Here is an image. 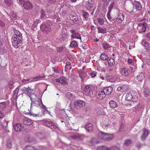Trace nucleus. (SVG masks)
I'll return each instance as SVG.
<instances>
[{"label": "nucleus", "mask_w": 150, "mask_h": 150, "mask_svg": "<svg viewBox=\"0 0 150 150\" xmlns=\"http://www.w3.org/2000/svg\"><path fill=\"white\" fill-rule=\"evenodd\" d=\"M149 134V131L145 128H144L143 133L141 137V140L143 141L145 140Z\"/></svg>", "instance_id": "obj_16"}, {"label": "nucleus", "mask_w": 150, "mask_h": 150, "mask_svg": "<svg viewBox=\"0 0 150 150\" xmlns=\"http://www.w3.org/2000/svg\"><path fill=\"white\" fill-rule=\"evenodd\" d=\"M102 47L105 50H109L111 46L106 42H104L102 44Z\"/></svg>", "instance_id": "obj_30"}, {"label": "nucleus", "mask_w": 150, "mask_h": 150, "mask_svg": "<svg viewBox=\"0 0 150 150\" xmlns=\"http://www.w3.org/2000/svg\"><path fill=\"white\" fill-rule=\"evenodd\" d=\"M87 6L86 7L88 9H90L94 6V3L93 0H88L87 2Z\"/></svg>", "instance_id": "obj_15"}, {"label": "nucleus", "mask_w": 150, "mask_h": 150, "mask_svg": "<svg viewBox=\"0 0 150 150\" xmlns=\"http://www.w3.org/2000/svg\"><path fill=\"white\" fill-rule=\"evenodd\" d=\"M149 89L147 87H145L143 91V93L145 97H147L149 93Z\"/></svg>", "instance_id": "obj_28"}, {"label": "nucleus", "mask_w": 150, "mask_h": 150, "mask_svg": "<svg viewBox=\"0 0 150 150\" xmlns=\"http://www.w3.org/2000/svg\"><path fill=\"white\" fill-rule=\"evenodd\" d=\"M31 104L33 105H34L38 107L39 105V102L37 101H34L33 102H32Z\"/></svg>", "instance_id": "obj_57"}, {"label": "nucleus", "mask_w": 150, "mask_h": 150, "mask_svg": "<svg viewBox=\"0 0 150 150\" xmlns=\"http://www.w3.org/2000/svg\"><path fill=\"white\" fill-rule=\"evenodd\" d=\"M78 72L79 74V76L81 79V81L82 82L83 81L84 78L87 76V73L85 72L84 70H83V69L79 70L78 71Z\"/></svg>", "instance_id": "obj_7"}, {"label": "nucleus", "mask_w": 150, "mask_h": 150, "mask_svg": "<svg viewBox=\"0 0 150 150\" xmlns=\"http://www.w3.org/2000/svg\"><path fill=\"white\" fill-rule=\"evenodd\" d=\"M97 29L98 33L103 34H104L106 33V29L105 28H102L99 27H98Z\"/></svg>", "instance_id": "obj_36"}, {"label": "nucleus", "mask_w": 150, "mask_h": 150, "mask_svg": "<svg viewBox=\"0 0 150 150\" xmlns=\"http://www.w3.org/2000/svg\"><path fill=\"white\" fill-rule=\"evenodd\" d=\"M25 140L27 142H34V139L29 135H27L25 137Z\"/></svg>", "instance_id": "obj_25"}, {"label": "nucleus", "mask_w": 150, "mask_h": 150, "mask_svg": "<svg viewBox=\"0 0 150 150\" xmlns=\"http://www.w3.org/2000/svg\"><path fill=\"white\" fill-rule=\"evenodd\" d=\"M105 94L103 90L98 92L97 95V98L99 99H102L105 97Z\"/></svg>", "instance_id": "obj_14"}, {"label": "nucleus", "mask_w": 150, "mask_h": 150, "mask_svg": "<svg viewBox=\"0 0 150 150\" xmlns=\"http://www.w3.org/2000/svg\"><path fill=\"white\" fill-rule=\"evenodd\" d=\"M108 150H120V149L117 147H108Z\"/></svg>", "instance_id": "obj_56"}, {"label": "nucleus", "mask_w": 150, "mask_h": 150, "mask_svg": "<svg viewBox=\"0 0 150 150\" xmlns=\"http://www.w3.org/2000/svg\"><path fill=\"white\" fill-rule=\"evenodd\" d=\"M97 150H108V147L104 146H100L98 147Z\"/></svg>", "instance_id": "obj_45"}, {"label": "nucleus", "mask_w": 150, "mask_h": 150, "mask_svg": "<svg viewBox=\"0 0 150 150\" xmlns=\"http://www.w3.org/2000/svg\"><path fill=\"white\" fill-rule=\"evenodd\" d=\"M123 21V18H121L119 17L117 18L116 19V21L117 23H121Z\"/></svg>", "instance_id": "obj_53"}, {"label": "nucleus", "mask_w": 150, "mask_h": 150, "mask_svg": "<svg viewBox=\"0 0 150 150\" xmlns=\"http://www.w3.org/2000/svg\"><path fill=\"white\" fill-rule=\"evenodd\" d=\"M106 95H108L110 94L112 91V87L109 86L107 87L104 88L103 89Z\"/></svg>", "instance_id": "obj_12"}, {"label": "nucleus", "mask_w": 150, "mask_h": 150, "mask_svg": "<svg viewBox=\"0 0 150 150\" xmlns=\"http://www.w3.org/2000/svg\"><path fill=\"white\" fill-rule=\"evenodd\" d=\"M4 2L7 6H11L12 3L11 0H4Z\"/></svg>", "instance_id": "obj_43"}, {"label": "nucleus", "mask_w": 150, "mask_h": 150, "mask_svg": "<svg viewBox=\"0 0 150 150\" xmlns=\"http://www.w3.org/2000/svg\"><path fill=\"white\" fill-rule=\"evenodd\" d=\"M115 4V2L114 1H112V3H111L108 6V11L109 12V13H110L113 8V7L114 6Z\"/></svg>", "instance_id": "obj_34"}, {"label": "nucleus", "mask_w": 150, "mask_h": 150, "mask_svg": "<svg viewBox=\"0 0 150 150\" xmlns=\"http://www.w3.org/2000/svg\"><path fill=\"white\" fill-rule=\"evenodd\" d=\"M15 35L14 36H17L20 37V38H21V36H22L21 34L18 30H16L15 32Z\"/></svg>", "instance_id": "obj_48"}, {"label": "nucleus", "mask_w": 150, "mask_h": 150, "mask_svg": "<svg viewBox=\"0 0 150 150\" xmlns=\"http://www.w3.org/2000/svg\"><path fill=\"white\" fill-rule=\"evenodd\" d=\"M60 37H62L63 40H64L67 38V35L65 33H64L62 31L60 34Z\"/></svg>", "instance_id": "obj_40"}, {"label": "nucleus", "mask_w": 150, "mask_h": 150, "mask_svg": "<svg viewBox=\"0 0 150 150\" xmlns=\"http://www.w3.org/2000/svg\"><path fill=\"white\" fill-rule=\"evenodd\" d=\"M146 62L147 64L149 65H150V59H146Z\"/></svg>", "instance_id": "obj_64"}, {"label": "nucleus", "mask_w": 150, "mask_h": 150, "mask_svg": "<svg viewBox=\"0 0 150 150\" xmlns=\"http://www.w3.org/2000/svg\"><path fill=\"white\" fill-rule=\"evenodd\" d=\"M24 150H35V148L30 145L26 146L24 148Z\"/></svg>", "instance_id": "obj_38"}, {"label": "nucleus", "mask_w": 150, "mask_h": 150, "mask_svg": "<svg viewBox=\"0 0 150 150\" xmlns=\"http://www.w3.org/2000/svg\"><path fill=\"white\" fill-rule=\"evenodd\" d=\"M98 137L99 139L104 140L106 141H110L113 138V135L112 134L105 133L102 132H99Z\"/></svg>", "instance_id": "obj_1"}, {"label": "nucleus", "mask_w": 150, "mask_h": 150, "mask_svg": "<svg viewBox=\"0 0 150 150\" xmlns=\"http://www.w3.org/2000/svg\"><path fill=\"white\" fill-rule=\"evenodd\" d=\"M75 17V16H74V12H71L70 16L71 19L74 21L75 20V18H74Z\"/></svg>", "instance_id": "obj_54"}, {"label": "nucleus", "mask_w": 150, "mask_h": 150, "mask_svg": "<svg viewBox=\"0 0 150 150\" xmlns=\"http://www.w3.org/2000/svg\"><path fill=\"white\" fill-rule=\"evenodd\" d=\"M45 77V75H43L42 76H40L39 75V76H37L35 78H34V79H36V80H35V81L39 80Z\"/></svg>", "instance_id": "obj_49"}, {"label": "nucleus", "mask_w": 150, "mask_h": 150, "mask_svg": "<svg viewBox=\"0 0 150 150\" xmlns=\"http://www.w3.org/2000/svg\"><path fill=\"white\" fill-rule=\"evenodd\" d=\"M23 124L26 125H31L32 123L31 120L28 118H25L23 120Z\"/></svg>", "instance_id": "obj_24"}, {"label": "nucleus", "mask_w": 150, "mask_h": 150, "mask_svg": "<svg viewBox=\"0 0 150 150\" xmlns=\"http://www.w3.org/2000/svg\"><path fill=\"white\" fill-rule=\"evenodd\" d=\"M21 91L23 93H24L26 95L29 94L31 95L33 94L34 92V91L33 89H31L29 87L28 88L23 87L22 89H21Z\"/></svg>", "instance_id": "obj_6"}, {"label": "nucleus", "mask_w": 150, "mask_h": 150, "mask_svg": "<svg viewBox=\"0 0 150 150\" xmlns=\"http://www.w3.org/2000/svg\"><path fill=\"white\" fill-rule=\"evenodd\" d=\"M5 24L1 20H0V26L1 27H4Z\"/></svg>", "instance_id": "obj_63"}, {"label": "nucleus", "mask_w": 150, "mask_h": 150, "mask_svg": "<svg viewBox=\"0 0 150 150\" xmlns=\"http://www.w3.org/2000/svg\"><path fill=\"white\" fill-rule=\"evenodd\" d=\"M91 91V88L88 85L86 86L84 88L83 92L86 95H89Z\"/></svg>", "instance_id": "obj_19"}, {"label": "nucleus", "mask_w": 150, "mask_h": 150, "mask_svg": "<svg viewBox=\"0 0 150 150\" xmlns=\"http://www.w3.org/2000/svg\"><path fill=\"white\" fill-rule=\"evenodd\" d=\"M65 96L67 98L69 99H71L72 96V94H71V93L69 92H67L66 93Z\"/></svg>", "instance_id": "obj_51"}, {"label": "nucleus", "mask_w": 150, "mask_h": 150, "mask_svg": "<svg viewBox=\"0 0 150 150\" xmlns=\"http://www.w3.org/2000/svg\"><path fill=\"white\" fill-rule=\"evenodd\" d=\"M132 143V141L131 139L126 140L124 144L126 146H128L129 145Z\"/></svg>", "instance_id": "obj_41"}, {"label": "nucleus", "mask_w": 150, "mask_h": 150, "mask_svg": "<svg viewBox=\"0 0 150 150\" xmlns=\"http://www.w3.org/2000/svg\"><path fill=\"white\" fill-rule=\"evenodd\" d=\"M69 47H75V41H72L71 42Z\"/></svg>", "instance_id": "obj_58"}, {"label": "nucleus", "mask_w": 150, "mask_h": 150, "mask_svg": "<svg viewBox=\"0 0 150 150\" xmlns=\"http://www.w3.org/2000/svg\"><path fill=\"white\" fill-rule=\"evenodd\" d=\"M145 76L142 73H140L137 76V79L139 81H142L144 78Z\"/></svg>", "instance_id": "obj_27"}, {"label": "nucleus", "mask_w": 150, "mask_h": 150, "mask_svg": "<svg viewBox=\"0 0 150 150\" xmlns=\"http://www.w3.org/2000/svg\"><path fill=\"white\" fill-rule=\"evenodd\" d=\"M76 104V108L79 109L85 106V103L84 101L81 100H77Z\"/></svg>", "instance_id": "obj_9"}, {"label": "nucleus", "mask_w": 150, "mask_h": 150, "mask_svg": "<svg viewBox=\"0 0 150 150\" xmlns=\"http://www.w3.org/2000/svg\"><path fill=\"white\" fill-rule=\"evenodd\" d=\"M138 26L140 28V30L142 32H144L146 31L147 25V24L144 22L143 23H140L138 24Z\"/></svg>", "instance_id": "obj_8"}, {"label": "nucleus", "mask_w": 150, "mask_h": 150, "mask_svg": "<svg viewBox=\"0 0 150 150\" xmlns=\"http://www.w3.org/2000/svg\"><path fill=\"white\" fill-rule=\"evenodd\" d=\"M41 30L45 33H46L51 31V28L49 24L46 23H42L40 26Z\"/></svg>", "instance_id": "obj_4"}, {"label": "nucleus", "mask_w": 150, "mask_h": 150, "mask_svg": "<svg viewBox=\"0 0 150 150\" xmlns=\"http://www.w3.org/2000/svg\"><path fill=\"white\" fill-rule=\"evenodd\" d=\"M10 13L13 18H16V15L15 13H14L13 11H11Z\"/></svg>", "instance_id": "obj_60"}, {"label": "nucleus", "mask_w": 150, "mask_h": 150, "mask_svg": "<svg viewBox=\"0 0 150 150\" xmlns=\"http://www.w3.org/2000/svg\"><path fill=\"white\" fill-rule=\"evenodd\" d=\"M121 87L122 92L127 91L129 88L128 86L126 84H124Z\"/></svg>", "instance_id": "obj_37"}, {"label": "nucleus", "mask_w": 150, "mask_h": 150, "mask_svg": "<svg viewBox=\"0 0 150 150\" xmlns=\"http://www.w3.org/2000/svg\"><path fill=\"white\" fill-rule=\"evenodd\" d=\"M70 32L72 33L71 35V38H75V30H70Z\"/></svg>", "instance_id": "obj_55"}, {"label": "nucleus", "mask_w": 150, "mask_h": 150, "mask_svg": "<svg viewBox=\"0 0 150 150\" xmlns=\"http://www.w3.org/2000/svg\"><path fill=\"white\" fill-rule=\"evenodd\" d=\"M91 142L92 145H94L99 143V142L97 140V139L94 138H93L91 139Z\"/></svg>", "instance_id": "obj_46"}, {"label": "nucleus", "mask_w": 150, "mask_h": 150, "mask_svg": "<svg viewBox=\"0 0 150 150\" xmlns=\"http://www.w3.org/2000/svg\"><path fill=\"white\" fill-rule=\"evenodd\" d=\"M14 82L13 81H11V80L10 81L8 82V83L9 85V87L10 89H11L13 88V84H14Z\"/></svg>", "instance_id": "obj_47"}, {"label": "nucleus", "mask_w": 150, "mask_h": 150, "mask_svg": "<svg viewBox=\"0 0 150 150\" xmlns=\"http://www.w3.org/2000/svg\"><path fill=\"white\" fill-rule=\"evenodd\" d=\"M97 22L98 24L100 25H103L104 24V20L103 18H99L97 19Z\"/></svg>", "instance_id": "obj_33"}, {"label": "nucleus", "mask_w": 150, "mask_h": 150, "mask_svg": "<svg viewBox=\"0 0 150 150\" xmlns=\"http://www.w3.org/2000/svg\"><path fill=\"white\" fill-rule=\"evenodd\" d=\"M149 45L150 44L147 41H145L144 42V47L145 49L147 50H149Z\"/></svg>", "instance_id": "obj_44"}, {"label": "nucleus", "mask_w": 150, "mask_h": 150, "mask_svg": "<svg viewBox=\"0 0 150 150\" xmlns=\"http://www.w3.org/2000/svg\"><path fill=\"white\" fill-rule=\"evenodd\" d=\"M93 124L91 123L86 124L85 126V128L87 131L89 132H91L93 130Z\"/></svg>", "instance_id": "obj_18"}, {"label": "nucleus", "mask_w": 150, "mask_h": 150, "mask_svg": "<svg viewBox=\"0 0 150 150\" xmlns=\"http://www.w3.org/2000/svg\"><path fill=\"white\" fill-rule=\"evenodd\" d=\"M100 59L102 60H107L108 58V55L105 53H103L101 54Z\"/></svg>", "instance_id": "obj_32"}, {"label": "nucleus", "mask_w": 150, "mask_h": 150, "mask_svg": "<svg viewBox=\"0 0 150 150\" xmlns=\"http://www.w3.org/2000/svg\"><path fill=\"white\" fill-rule=\"evenodd\" d=\"M83 16L86 19H87L88 16V13L86 12H84L83 13Z\"/></svg>", "instance_id": "obj_59"}, {"label": "nucleus", "mask_w": 150, "mask_h": 150, "mask_svg": "<svg viewBox=\"0 0 150 150\" xmlns=\"http://www.w3.org/2000/svg\"><path fill=\"white\" fill-rule=\"evenodd\" d=\"M41 103H42V105H41V106H40V108L42 109H43V110H44V111L45 110H46V107L45 105H44L42 103V102H41Z\"/></svg>", "instance_id": "obj_61"}, {"label": "nucleus", "mask_w": 150, "mask_h": 150, "mask_svg": "<svg viewBox=\"0 0 150 150\" xmlns=\"http://www.w3.org/2000/svg\"><path fill=\"white\" fill-rule=\"evenodd\" d=\"M107 61H108V66L110 67H112L115 64L114 60L111 58H110L109 59H108Z\"/></svg>", "instance_id": "obj_23"}, {"label": "nucleus", "mask_w": 150, "mask_h": 150, "mask_svg": "<svg viewBox=\"0 0 150 150\" xmlns=\"http://www.w3.org/2000/svg\"><path fill=\"white\" fill-rule=\"evenodd\" d=\"M13 127L14 129L17 132L21 131L23 128V125L19 123H17L13 125Z\"/></svg>", "instance_id": "obj_11"}, {"label": "nucleus", "mask_w": 150, "mask_h": 150, "mask_svg": "<svg viewBox=\"0 0 150 150\" xmlns=\"http://www.w3.org/2000/svg\"><path fill=\"white\" fill-rule=\"evenodd\" d=\"M133 70V67H124L120 71L121 74L123 76H127L129 74H130Z\"/></svg>", "instance_id": "obj_3"}, {"label": "nucleus", "mask_w": 150, "mask_h": 150, "mask_svg": "<svg viewBox=\"0 0 150 150\" xmlns=\"http://www.w3.org/2000/svg\"><path fill=\"white\" fill-rule=\"evenodd\" d=\"M132 4H133L134 7H135L136 10L138 11L141 10L142 8L140 2L134 1Z\"/></svg>", "instance_id": "obj_10"}, {"label": "nucleus", "mask_w": 150, "mask_h": 150, "mask_svg": "<svg viewBox=\"0 0 150 150\" xmlns=\"http://www.w3.org/2000/svg\"><path fill=\"white\" fill-rule=\"evenodd\" d=\"M131 93L132 96V101L133 102L137 101L138 100L137 93L135 92H132Z\"/></svg>", "instance_id": "obj_22"}, {"label": "nucleus", "mask_w": 150, "mask_h": 150, "mask_svg": "<svg viewBox=\"0 0 150 150\" xmlns=\"http://www.w3.org/2000/svg\"><path fill=\"white\" fill-rule=\"evenodd\" d=\"M20 38L17 36H13L12 38V45L15 48H18L20 46V44H21L22 42V36H21V38Z\"/></svg>", "instance_id": "obj_2"}, {"label": "nucleus", "mask_w": 150, "mask_h": 150, "mask_svg": "<svg viewBox=\"0 0 150 150\" xmlns=\"http://www.w3.org/2000/svg\"><path fill=\"white\" fill-rule=\"evenodd\" d=\"M29 80V79H23L22 80V82L23 83H28V81Z\"/></svg>", "instance_id": "obj_62"}, {"label": "nucleus", "mask_w": 150, "mask_h": 150, "mask_svg": "<svg viewBox=\"0 0 150 150\" xmlns=\"http://www.w3.org/2000/svg\"><path fill=\"white\" fill-rule=\"evenodd\" d=\"M45 126H47L52 129H56L57 128V125L50 121H45L43 122Z\"/></svg>", "instance_id": "obj_5"}, {"label": "nucleus", "mask_w": 150, "mask_h": 150, "mask_svg": "<svg viewBox=\"0 0 150 150\" xmlns=\"http://www.w3.org/2000/svg\"><path fill=\"white\" fill-rule=\"evenodd\" d=\"M106 80L108 81L113 82L116 80V78L112 76H108L105 77Z\"/></svg>", "instance_id": "obj_21"}, {"label": "nucleus", "mask_w": 150, "mask_h": 150, "mask_svg": "<svg viewBox=\"0 0 150 150\" xmlns=\"http://www.w3.org/2000/svg\"><path fill=\"white\" fill-rule=\"evenodd\" d=\"M6 146L8 148L10 149L12 146V142L10 139H8L6 141Z\"/></svg>", "instance_id": "obj_35"}, {"label": "nucleus", "mask_w": 150, "mask_h": 150, "mask_svg": "<svg viewBox=\"0 0 150 150\" xmlns=\"http://www.w3.org/2000/svg\"><path fill=\"white\" fill-rule=\"evenodd\" d=\"M23 6L25 9L29 10L32 8V4L29 2H27L24 4Z\"/></svg>", "instance_id": "obj_20"}, {"label": "nucleus", "mask_w": 150, "mask_h": 150, "mask_svg": "<svg viewBox=\"0 0 150 150\" xmlns=\"http://www.w3.org/2000/svg\"><path fill=\"white\" fill-rule=\"evenodd\" d=\"M56 81L57 82L60 83L63 85L67 83L66 81V79L63 76L61 77L59 79H56Z\"/></svg>", "instance_id": "obj_13"}, {"label": "nucleus", "mask_w": 150, "mask_h": 150, "mask_svg": "<svg viewBox=\"0 0 150 150\" xmlns=\"http://www.w3.org/2000/svg\"><path fill=\"white\" fill-rule=\"evenodd\" d=\"M125 100L126 101H132V93H127L126 96Z\"/></svg>", "instance_id": "obj_29"}, {"label": "nucleus", "mask_w": 150, "mask_h": 150, "mask_svg": "<svg viewBox=\"0 0 150 150\" xmlns=\"http://www.w3.org/2000/svg\"><path fill=\"white\" fill-rule=\"evenodd\" d=\"M40 18L41 19H43L45 16V11L42 9L40 11Z\"/></svg>", "instance_id": "obj_39"}, {"label": "nucleus", "mask_w": 150, "mask_h": 150, "mask_svg": "<svg viewBox=\"0 0 150 150\" xmlns=\"http://www.w3.org/2000/svg\"><path fill=\"white\" fill-rule=\"evenodd\" d=\"M84 136L82 134H76V139L82 140L84 138Z\"/></svg>", "instance_id": "obj_31"}, {"label": "nucleus", "mask_w": 150, "mask_h": 150, "mask_svg": "<svg viewBox=\"0 0 150 150\" xmlns=\"http://www.w3.org/2000/svg\"><path fill=\"white\" fill-rule=\"evenodd\" d=\"M8 123V122L6 121L5 120L3 121V124H1V126L3 127V128L5 129L7 126Z\"/></svg>", "instance_id": "obj_50"}, {"label": "nucleus", "mask_w": 150, "mask_h": 150, "mask_svg": "<svg viewBox=\"0 0 150 150\" xmlns=\"http://www.w3.org/2000/svg\"><path fill=\"white\" fill-rule=\"evenodd\" d=\"M77 86L76 89V93H78L80 92L81 91V84L79 83Z\"/></svg>", "instance_id": "obj_42"}, {"label": "nucleus", "mask_w": 150, "mask_h": 150, "mask_svg": "<svg viewBox=\"0 0 150 150\" xmlns=\"http://www.w3.org/2000/svg\"><path fill=\"white\" fill-rule=\"evenodd\" d=\"M110 107L111 108L113 109L118 107L117 103L113 100H110L109 103Z\"/></svg>", "instance_id": "obj_17"}, {"label": "nucleus", "mask_w": 150, "mask_h": 150, "mask_svg": "<svg viewBox=\"0 0 150 150\" xmlns=\"http://www.w3.org/2000/svg\"><path fill=\"white\" fill-rule=\"evenodd\" d=\"M96 74L97 73L96 72L92 71L90 73L89 75L92 78H93L96 76Z\"/></svg>", "instance_id": "obj_52"}, {"label": "nucleus", "mask_w": 150, "mask_h": 150, "mask_svg": "<svg viewBox=\"0 0 150 150\" xmlns=\"http://www.w3.org/2000/svg\"><path fill=\"white\" fill-rule=\"evenodd\" d=\"M6 103L3 102L0 103V111L4 110L6 108Z\"/></svg>", "instance_id": "obj_26"}]
</instances>
